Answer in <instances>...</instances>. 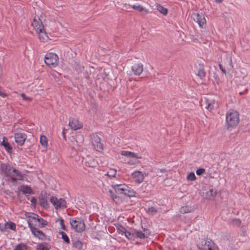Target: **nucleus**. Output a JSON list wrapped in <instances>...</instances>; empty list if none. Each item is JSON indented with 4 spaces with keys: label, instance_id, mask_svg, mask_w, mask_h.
Listing matches in <instances>:
<instances>
[{
    "label": "nucleus",
    "instance_id": "nucleus-12",
    "mask_svg": "<svg viewBox=\"0 0 250 250\" xmlns=\"http://www.w3.org/2000/svg\"><path fill=\"white\" fill-rule=\"evenodd\" d=\"M32 26L34 27L37 32L38 31H41V30H43L44 28L42 21L38 16H35L34 17L33 21L32 22Z\"/></svg>",
    "mask_w": 250,
    "mask_h": 250
},
{
    "label": "nucleus",
    "instance_id": "nucleus-46",
    "mask_svg": "<svg viewBox=\"0 0 250 250\" xmlns=\"http://www.w3.org/2000/svg\"><path fill=\"white\" fill-rule=\"evenodd\" d=\"M118 229L119 230L120 232H122V234H124L126 231L125 228L122 225H119Z\"/></svg>",
    "mask_w": 250,
    "mask_h": 250
},
{
    "label": "nucleus",
    "instance_id": "nucleus-1",
    "mask_svg": "<svg viewBox=\"0 0 250 250\" xmlns=\"http://www.w3.org/2000/svg\"><path fill=\"white\" fill-rule=\"evenodd\" d=\"M239 113L233 110H229L226 115V122L229 126H236L239 122Z\"/></svg>",
    "mask_w": 250,
    "mask_h": 250
},
{
    "label": "nucleus",
    "instance_id": "nucleus-11",
    "mask_svg": "<svg viewBox=\"0 0 250 250\" xmlns=\"http://www.w3.org/2000/svg\"><path fill=\"white\" fill-rule=\"evenodd\" d=\"M39 199L40 205L42 208H47L48 207L47 194L45 191H41L39 196Z\"/></svg>",
    "mask_w": 250,
    "mask_h": 250
},
{
    "label": "nucleus",
    "instance_id": "nucleus-31",
    "mask_svg": "<svg viewBox=\"0 0 250 250\" xmlns=\"http://www.w3.org/2000/svg\"><path fill=\"white\" fill-rule=\"evenodd\" d=\"M157 9L164 15H167V9L163 7L162 5L160 4L157 5Z\"/></svg>",
    "mask_w": 250,
    "mask_h": 250
},
{
    "label": "nucleus",
    "instance_id": "nucleus-2",
    "mask_svg": "<svg viewBox=\"0 0 250 250\" xmlns=\"http://www.w3.org/2000/svg\"><path fill=\"white\" fill-rule=\"evenodd\" d=\"M70 223L72 228L77 232H82L85 230V225L82 219L77 218L75 219L71 218Z\"/></svg>",
    "mask_w": 250,
    "mask_h": 250
},
{
    "label": "nucleus",
    "instance_id": "nucleus-16",
    "mask_svg": "<svg viewBox=\"0 0 250 250\" xmlns=\"http://www.w3.org/2000/svg\"><path fill=\"white\" fill-rule=\"evenodd\" d=\"M69 126L73 130H77L82 127V124L77 119L74 118L70 119Z\"/></svg>",
    "mask_w": 250,
    "mask_h": 250
},
{
    "label": "nucleus",
    "instance_id": "nucleus-26",
    "mask_svg": "<svg viewBox=\"0 0 250 250\" xmlns=\"http://www.w3.org/2000/svg\"><path fill=\"white\" fill-rule=\"evenodd\" d=\"M36 221L39 223L38 227L40 228H42L48 225L47 221L40 217L37 218Z\"/></svg>",
    "mask_w": 250,
    "mask_h": 250
},
{
    "label": "nucleus",
    "instance_id": "nucleus-61",
    "mask_svg": "<svg viewBox=\"0 0 250 250\" xmlns=\"http://www.w3.org/2000/svg\"><path fill=\"white\" fill-rule=\"evenodd\" d=\"M239 94H240V95H242V92H240Z\"/></svg>",
    "mask_w": 250,
    "mask_h": 250
},
{
    "label": "nucleus",
    "instance_id": "nucleus-60",
    "mask_svg": "<svg viewBox=\"0 0 250 250\" xmlns=\"http://www.w3.org/2000/svg\"><path fill=\"white\" fill-rule=\"evenodd\" d=\"M127 6V4H125V6L126 8Z\"/></svg>",
    "mask_w": 250,
    "mask_h": 250
},
{
    "label": "nucleus",
    "instance_id": "nucleus-59",
    "mask_svg": "<svg viewBox=\"0 0 250 250\" xmlns=\"http://www.w3.org/2000/svg\"><path fill=\"white\" fill-rule=\"evenodd\" d=\"M86 78L87 79H89L90 78H89V76L87 75V76H86Z\"/></svg>",
    "mask_w": 250,
    "mask_h": 250
},
{
    "label": "nucleus",
    "instance_id": "nucleus-36",
    "mask_svg": "<svg viewBox=\"0 0 250 250\" xmlns=\"http://www.w3.org/2000/svg\"><path fill=\"white\" fill-rule=\"evenodd\" d=\"M27 247L24 243H20L16 247L14 248V250H27Z\"/></svg>",
    "mask_w": 250,
    "mask_h": 250
},
{
    "label": "nucleus",
    "instance_id": "nucleus-51",
    "mask_svg": "<svg viewBox=\"0 0 250 250\" xmlns=\"http://www.w3.org/2000/svg\"><path fill=\"white\" fill-rule=\"evenodd\" d=\"M31 215H32V217H31V221L32 220H35V221H37V218H38L39 217V216L35 213H32V214H31Z\"/></svg>",
    "mask_w": 250,
    "mask_h": 250
},
{
    "label": "nucleus",
    "instance_id": "nucleus-48",
    "mask_svg": "<svg viewBox=\"0 0 250 250\" xmlns=\"http://www.w3.org/2000/svg\"><path fill=\"white\" fill-rule=\"evenodd\" d=\"M60 225L61 226L62 229L65 230H66V227H65L64 223V221L62 219H61V220H60Z\"/></svg>",
    "mask_w": 250,
    "mask_h": 250
},
{
    "label": "nucleus",
    "instance_id": "nucleus-18",
    "mask_svg": "<svg viewBox=\"0 0 250 250\" xmlns=\"http://www.w3.org/2000/svg\"><path fill=\"white\" fill-rule=\"evenodd\" d=\"M112 188L114 189L115 192L117 194H123L124 195V191H126L125 188L126 187L125 184H115L111 186Z\"/></svg>",
    "mask_w": 250,
    "mask_h": 250
},
{
    "label": "nucleus",
    "instance_id": "nucleus-44",
    "mask_svg": "<svg viewBox=\"0 0 250 250\" xmlns=\"http://www.w3.org/2000/svg\"><path fill=\"white\" fill-rule=\"evenodd\" d=\"M232 223L233 225L239 226L241 224V220L239 219H233L232 220Z\"/></svg>",
    "mask_w": 250,
    "mask_h": 250
},
{
    "label": "nucleus",
    "instance_id": "nucleus-42",
    "mask_svg": "<svg viewBox=\"0 0 250 250\" xmlns=\"http://www.w3.org/2000/svg\"><path fill=\"white\" fill-rule=\"evenodd\" d=\"M206 73L203 69H199L198 71L197 75L201 78L205 77Z\"/></svg>",
    "mask_w": 250,
    "mask_h": 250
},
{
    "label": "nucleus",
    "instance_id": "nucleus-50",
    "mask_svg": "<svg viewBox=\"0 0 250 250\" xmlns=\"http://www.w3.org/2000/svg\"><path fill=\"white\" fill-rule=\"evenodd\" d=\"M9 178H10L11 181L14 183H16L17 182V179L15 177V175H13Z\"/></svg>",
    "mask_w": 250,
    "mask_h": 250
},
{
    "label": "nucleus",
    "instance_id": "nucleus-21",
    "mask_svg": "<svg viewBox=\"0 0 250 250\" xmlns=\"http://www.w3.org/2000/svg\"><path fill=\"white\" fill-rule=\"evenodd\" d=\"M121 154L123 156H126L130 158H136L137 159H142L141 156H138L137 154L134 152L128 151H122Z\"/></svg>",
    "mask_w": 250,
    "mask_h": 250
},
{
    "label": "nucleus",
    "instance_id": "nucleus-3",
    "mask_svg": "<svg viewBox=\"0 0 250 250\" xmlns=\"http://www.w3.org/2000/svg\"><path fill=\"white\" fill-rule=\"evenodd\" d=\"M59 58L58 56L53 53H47L44 57L45 64L51 67H55L58 64Z\"/></svg>",
    "mask_w": 250,
    "mask_h": 250
},
{
    "label": "nucleus",
    "instance_id": "nucleus-22",
    "mask_svg": "<svg viewBox=\"0 0 250 250\" xmlns=\"http://www.w3.org/2000/svg\"><path fill=\"white\" fill-rule=\"evenodd\" d=\"M7 140L6 137H3V141L0 142V145L3 146L6 150L9 153L12 152V147L8 142H6Z\"/></svg>",
    "mask_w": 250,
    "mask_h": 250
},
{
    "label": "nucleus",
    "instance_id": "nucleus-38",
    "mask_svg": "<svg viewBox=\"0 0 250 250\" xmlns=\"http://www.w3.org/2000/svg\"><path fill=\"white\" fill-rule=\"evenodd\" d=\"M117 171L115 169H110L109 171L107 172L105 175L108 176L109 177H114L116 174Z\"/></svg>",
    "mask_w": 250,
    "mask_h": 250
},
{
    "label": "nucleus",
    "instance_id": "nucleus-57",
    "mask_svg": "<svg viewBox=\"0 0 250 250\" xmlns=\"http://www.w3.org/2000/svg\"><path fill=\"white\" fill-rule=\"evenodd\" d=\"M161 171L162 172H165L166 169H161Z\"/></svg>",
    "mask_w": 250,
    "mask_h": 250
},
{
    "label": "nucleus",
    "instance_id": "nucleus-45",
    "mask_svg": "<svg viewBox=\"0 0 250 250\" xmlns=\"http://www.w3.org/2000/svg\"><path fill=\"white\" fill-rule=\"evenodd\" d=\"M205 172V169L203 168H199L196 170V174L197 175H202Z\"/></svg>",
    "mask_w": 250,
    "mask_h": 250
},
{
    "label": "nucleus",
    "instance_id": "nucleus-35",
    "mask_svg": "<svg viewBox=\"0 0 250 250\" xmlns=\"http://www.w3.org/2000/svg\"><path fill=\"white\" fill-rule=\"evenodd\" d=\"M40 143L41 144L43 147H46L47 146V139L46 137L44 135H42L40 137Z\"/></svg>",
    "mask_w": 250,
    "mask_h": 250
},
{
    "label": "nucleus",
    "instance_id": "nucleus-17",
    "mask_svg": "<svg viewBox=\"0 0 250 250\" xmlns=\"http://www.w3.org/2000/svg\"><path fill=\"white\" fill-rule=\"evenodd\" d=\"M132 175L136 183H141L144 179L143 174L140 171H134L132 173Z\"/></svg>",
    "mask_w": 250,
    "mask_h": 250
},
{
    "label": "nucleus",
    "instance_id": "nucleus-23",
    "mask_svg": "<svg viewBox=\"0 0 250 250\" xmlns=\"http://www.w3.org/2000/svg\"><path fill=\"white\" fill-rule=\"evenodd\" d=\"M37 32L39 33V38L41 41L45 42L49 40V38L44 29L41 30V31H38Z\"/></svg>",
    "mask_w": 250,
    "mask_h": 250
},
{
    "label": "nucleus",
    "instance_id": "nucleus-55",
    "mask_svg": "<svg viewBox=\"0 0 250 250\" xmlns=\"http://www.w3.org/2000/svg\"><path fill=\"white\" fill-rule=\"evenodd\" d=\"M62 135L63 136V138L65 140H66L65 133V132L64 130H63L62 132Z\"/></svg>",
    "mask_w": 250,
    "mask_h": 250
},
{
    "label": "nucleus",
    "instance_id": "nucleus-39",
    "mask_svg": "<svg viewBox=\"0 0 250 250\" xmlns=\"http://www.w3.org/2000/svg\"><path fill=\"white\" fill-rule=\"evenodd\" d=\"M13 172H14V174L15 175V176L18 177L19 179L20 180H22L23 176L19 170H18L17 169H16L14 168V169H13Z\"/></svg>",
    "mask_w": 250,
    "mask_h": 250
},
{
    "label": "nucleus",
    "instance_id": "nucleus-49",
    "mask_svg": "<svg viewBox=\"0 0 250 250\" xmlns=\"http://www.w3.org/2000/svg\"><path fill=\"white\" fill-rule=\"evenodd\" d=\"M31 205H33V206L35 207L36 205L37 200L35 197H32V198L31 199Z\"/></svg>",
    "mask_w": 250,
    "mask_h": 250
},
{
    "label": "nucleus",
    "instance_id": "nucleus-54",
    "mask_svg": "<svg viewBox=\"0 0 250 250\" xmlns=\"http://www.w3.org/2000/svg\"><path fill=\"white\" fill-rule=\"evenodd\" d=\"M0 96L4 98L7 96V95L5 93H2L1 91H0Z\"/></svg>",
    "mask_w": 250,
    "mask_h": 250
},
{
    "label": "nucleus",
    "instance_id": "nucleus-10",
    "mask_svg": "<svg viewBox=\"0 0 250 250\" xmlns=\"http://www.w3.org/2000/svg\"><path fill=\"white\" fill-rule=\"evenodd\" d=\"M91 142L95 148L98 151L103 150V146L101 143L100 138L96 134H94L91 137Z\"/></svg>",
    "mask_w": 250,
    "mask_h": 250
},
{
    "label": "nucleus",
    "instance_id": "nucleus-9",
    "mask_svg": "<svg viewBox=\"0 0 250 250\" xmlns=\"http://www.w3.org/2000/svg\"><path fill=\"white\" fill-rule=\"evenodd\" d=\"M143 230H136L133 229V231L135 234V237H138L141 239H145L148 238L150 235L151 231L147 229L143 228Z\"/></svg>",
    "mask_w": 250,
    "mask_h": 250
},
{
    "label": "nucleus",
    "instance_id": "nucleus-7",
    "mask_svg": "<svg viewBox=\"0 0 250 250\" xmlns=\"http://www.w3.org/2000/svg\"><path fill=\"white\" fill-rule=\"evenodd\" d=\"M29 228L35 237L42 241L46 239V235L42 230L34 227L32 224H29Z\"/></svg>",
    "mask_w": 250,
    "mask_h": 250
},
{
    "label": "nucleus",
    "instance_id": "nucleus-41",
    "mask_svg": "<svg viewBox=\"0 0 250 250\" xmlns=\"http://www.w3.org/2000/svg\"><path fill=\"white\" fill-rule=\"evenodd\" d=\"M147 211L150 212L152 215H153L156 214L158 212V210L154 207H151L148 208Z\"/></svg>",
    "mask_w": 250,
    "mask_h": 250
},
{
    "label": "nucleus",
    "instance_id": "nucleus-30",
    "mask_svg": "<svg viewBox=\"0 0 250 250\" xmlns=\"http://www.w3.org/2000/svg\"><path fill=\"white\" fill-rule=\"evenodd\" d=\"M50 248L47 243H41L37 246V250H49Z\"/></svg>",
    "mask_w": 250,
    "mask_h": 250
},
{
    "label": "nucleus",
    "instance_id": "nucleus-37",
    "mask_svg": "<svg viewBox=\"0 0 250 250\" xmlns=\"http://www.w3.org/2000/svg\"><path fill=\"white\" fill-rule=\"evenodd\" d=\"M6 229L8 228L11 230H15L16 228V224L12 222H8L4 224Z\"/></svg>",
    "mask_w": 250,
    "mask_h": 250
},
{
    "label": "nucleus",
    "instance_id": "nucleus-25",
    "mask_svg": "<svg viewBox=\"0 0 250 250\" xmlns=\"http://www.w3.org/2000/svg\"><path fill=\"white\" fill-rule=\"evenodd\" d=\"M126 191H124V195L128 197L135 196L136 192L130 187L126 185V187L125 188Z\"/></svg>",
    "mask_w": 250,
    "mask_h": 250
},
{
    "label": "nucleus",
    "instance_id": "nucleus-47",
    "mask_svg": "<svg viewBox=\"0 0 250 250\" xmlns=\"http://www.w3.org/2000/svg\"><path fill=\"white\" fill-rule=\"evenodd\" d=\"M21 96L22 97V99L25 101H30L32 100V98L26 97L25 94L24 93L21 94Z\"/></svg>",
    "mask_w": 250,
    "mask_h": 250
},
{
    "label": "nucleus",
    "instance_id": "nucleus-53",
    "mask_svg": "<svg viewBox=\"0 0 250 250\" xmlns=\"http://www.w3.org/2000/svg\"><path fill=\"white\" fill-rule=\"evenodd\" d=\"M6 229V226H4V225H1L0 224V230L1 231H2H2H4V230H5Z\"/></svg>",
    "mask_w": 250,
    "mask_h": 250
},
{
    "label": "nucleus",
    "instance_id": "nucleus-5",
    "mask_svg": "<svg viewBox=\"0 0 250 250\" xmlns=\"http://www.w3.org/2000/svg\"><path fill=\"white\" fill-rule=\"evenodd\" d=\"M50 201L56 209L66 207V202L64 199L60 198L58 199L56 197L52 196L50 198Z\"/></svg>",
    "mask_w": 250,
    "mask_h": 250
},
{
    "label": "nucleus",
    "instance_id": "nucleus-14",
    "mask_svg": "<svg viewBox=\"0 0 250 250\" xmlns=\"http://www.w3.org/2000/svg\"><path fill=\"white\" fill-rule=\"evenodd\" d=\"M1 168L2 170L4 172L5 177H10L14 175V172H13V170L14 168L10 166L2 164Z\"/></svg>",
    "mask_w": 250,
    "mask_h": 250
},
{
    "label": "nucleus",
    "instance_id": "nucleus-58",
    "mask_svg": "<svg viewBox=\"0 0 250 250\" xmlns=\"http://www.w3.org/2000/svg\"><path fill=\"white\" fill-rule=\"evenodd\" d=\"M229 63H230V65H231V59H229Z\"/></svg>",
    "mask_w": 250,
    "mask_h": 250
},
{
    "label": "nucleus",
    "instance_id": "nucleus-6",
    "mask_svg": "<svg viewBox=\"0 0 250 250\" xmlns=\"http://www.w3.org/2000/svg\"><path fill=\"white\" fill-rule=\"evenodd\" d=\"M192 17L193 20L198 23L200 27H203L206 24V20L202 13H193Z\"/></svg>",
    "mask_w": 250,
    "mask_h": 250
},
{
    "label": "nucleus",
    "instance_id": "nucleus-29",
    "mask_svg": "<svg viewBox=\"0 0 250 250\" xmlns=\"http://www.w3.org/2000/svg\"><path fill=\"white\" fill-rule=\"evenodd\" d=\"M125 237L130 240H134L135 238V234L133 231V229H132L131 231H127L126 230L125 232L124 233Z\"/></svg>",
    "mask_w": 250,
    "mask_h": 250
},
{
    "label": "nucleus",
    "instance_id": "nucleus-56",
    "mask_svg": "<svg viewBox=\"0 0 250 250\" xmlns=\"http://www.w3.org/2000/svg\"><path fill=\"white\" fill-rule=\"evenodd\" d=\"M215 1L216 3H221V2H222V0H215Z\"/></svg>",
    "mask_w": 250,
    "mask_h": 250
},
{
    "label": "nucleus",
    "instance_id": "nucleus-20",
    "mask_svg": "<svg viewBox=\"0 0 250 250\" xmlns=\"http://www.w3.org/2000/svg\"><path fill=\"white\" fill-rule=\"evenodd\" d=\"M202 103L203 104H205L206 105V108L208 109V110H211L213 108V104L215 103V101L214 100H209L207 98H204V101H202Z\"/></svg>",
    "mask_w": 250,
    "mask_h": 250
},
{
    "label": "nucleus",
    "instance_id": "nucleus-24",
    "mask_svg": "<svg viewBox=\"0 0 250 250\" xmlns=\"http://www.w3.org/2000/svg\"><path fill=\"white\" fill-rule=\"evenodd\" d=\"M128 6H130V7H131L132 8H133L134 10H136L137 11H138L140 12H142L143 13V14H146L148 13V10L146 9H145L144 7H143V6H142L141 5H131L130 4H128Z\"/></svg>",
    "mask_w": 250,
    "mask_h": 250
},
{
    "label": "nucleus",
    "instance_id": "nucleus-4",
    "mask_svg": "<svg viewBox=\"0 0 250 250\" xmlns=\"http://www.w3.org/2000/svg\"><path fill=\"white\" fill-rule=\"evenodd\" d=\"M197 246L200 250H215L216 248L215 244L211 240H203L198 243Z\"/></svg>",
    "mask_w": 250,
    "mask_h": 250
},
{
    "label": "nucleus",
    "instance_id": "nucleus-33",
    "mask_svg": "<svg viewBox=\"0 0 250 250\" xmlns=\"http://www.w3.org/2000/svg\"><path fill=\"white\" fill-rule=\"evenodd\" d=\"M59 233L62 235V238L67 244H69L70 242L69 238L67 235L63 231H60Z\"/></svg>",
    "mask_w": 250,
    "mask_h": 250
},
{
    "label": "nucleus",
    "instance_id": "nucleus-8",
    "mask_svg": "<svg viewBox=\"0 0 250 250\" xmlns=\"http://www.w3.org/2000/svg\"><path fill=\"white\" fill-rule=\"evenodd\" d=\"M217 194L216 190H214L213 187H210L208 189H205L203 192V196L206 199L213 200Z\"/></svg>",
    "mask_w": 250,
    "mask_h": 250
},
{
    "label": "nucleus",
    "instance_id": "nucleus-40",
    "mask_svg": "<svg viewBox=\"0 0 250 250\" xmlns=\"http://www.w3.org/2000/svg\"><path fill=\"white\" fill-rule=\"evenodd\" d=\"M187 180L193 181L196 180V178L194 172H190L187 177Z\"/></svg>",
    "mask_w": 250,
    "mask_h": 250
},
{
    "label": "nucleus",
    "instance_id": "nucleus-19",
    "mask_svg": "<svg viewBox=\"0 0 250 250\" xmlns=\"http://www.w3.org/2000/svg\"><path fill=\"white\" fill-rule=\"evenodd\" d=\"M20 191H21L23 194H32L34 193L33 189L28 186L21 185L18 188Z\"/></svg>",
    "mask_w": 250,
    "mask_h": 250
},
{
    "label": "nucleus",
    "instance_id": "nucleus-15",
    "mask_svg": "<svg viewBox=\"0 0 250 250\" xmlns=\"http://www.w3.org/2000/svg\"><path fill=\"white\" fill-rule=\"evenodd\" d=\"M26 138V136L23 133L18 132L15 134V142L21 146L24 144Z\"/></svg>",
    "mask_w": 250,
    "mask_h": 250
},
{
    "label": "nucleus",
    "instance_id": "nucleus-27",
    "mask_svg": "<svg viewBox=\"0 0 250 250\" xmlns=\"http://www.w3.org/2000/svg\"><path fill=\"white\" fill-rule=\"evenodd\" d=\"M193 208L191 207L188 206H186L185 207H182L180 209V212L181 213L184 214L188 212H190L192 211Z\"/></svg>",
    "mask_w": 250,
    "mask_h": 250
},
{
    "label": "nucleus",
    "instance_id": "nucleus-13",
    "mask_svg": "<svg viewBox=\"0 0 250 250\" xmlns=\"http://www.w3.org/2000/svg\"><path fill=\"white\" fill-rule=\"evenodd\" d=\"M143 64L140 62L135 63L131 66V70L135 75H140L143 71Z\"/></svg>",
    "mask_w": 250,
    "mask_h": 250
},
{
    "label": "nucleus",
    "instance_id": "nucleus-28",
    "mask_svg": "<svg viewBox=\"0 0 250 250\" xmlns=\"http://www.w3.org/2000/svg\"><path fill=\"white\" fill-rule=\"evenodd\" d=\"M73 247L76 249L77 250H81L83 247V244L80 240L72 241Z\"/></svg>",
    "mask_w": 250,
    "mask_h": 250
},
{
    "label": "nucleus",
    "instance_id": "nucleus-34",
    "mask_svg": "<svg viewBox=\"0 0 250 250\" xmlns=\"http://www.w3.org/2000/svg\"><path fill=\"white\" fill-rule=\"evenodd\" d=\"M73 67L78 73L82 72L84 69V67L83 66L81 65L79 63H77L76 62H75Z\"/></svg>",
    "mask_w": 250,
    "mask_h": 250
},
{
    "label": "nucleus",
    "instance_id": "nucleus-52",
    "mask_svg": "<svg viewBox=\"0 0 250 250\" xmlns=\"http://www.w3.org/2000/svg\"><path fill=\"white\" fill-rule=\"evenodd\" d=\"M219 67L220 69V70H221V71L223 73L226 74V70L223 67L222 64H219Z\"/></svg>",
    "mask_w": 250,
    "mask_h": 250
},
{
    "label": "nucleus",
    "instance_id": "nucleus-43",
    "mask_svg": "<svg viewBox=\"0 0 250 250\" xmlns=\"http://www.w3.org/2000/svg\"><path fill=\"white\" fill-rule=\"evenodd\" d=\"M33 213H26L25 215H26V217L28 219V220H27V223H28V227H29V224H31V217H32V215H31V214H32Z\"/></svg>",
    "mask_w": 250,
    "mask_h": 250
},
{
    "label": "nucleus",
    "instance_id": "nucleus-62",
    "mask_svg": "<svg viewBox=\"0 0 250 250\" xmlns=\"http://www.w3.org/2000/svg\"><path fill=\"white\" fill-rule=\"evenodd\" d=\"M245 91H248V89H246L245 90Z\"/></svg>",
    "mask_w": 250,
    "mask_h": 250
},
{
    "label": "nucleus",
    "instance_id": "nucleus-32",
    "mask_svg": "<svg viewBox=\"0 0 250 250\" xmlns=\"http://www.w3.org/2000/svg\"><path fill=\"white\" fill-rule=\"evenodd\" d=\"M108 192L109 193V195L110 197L114 202L117 203L118 201L120 200L119 197L115 194L114 192L112 190L109 189L108 190Z\"/></svg>",
    "mask_w": 250,
    "mask_h": 250
}]
</instances>
